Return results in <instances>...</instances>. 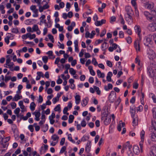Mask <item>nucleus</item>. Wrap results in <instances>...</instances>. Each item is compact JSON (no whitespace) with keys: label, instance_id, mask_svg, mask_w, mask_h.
Segmentation results:
<instances>
[{"label":"nucleus","instance_id":"nucleus-13","mask_svg":"<svg viewBox=\"0 0 156 156\" xmlns=\"http://www.w3.org/2000/svg\"><path fill=\"white\" fill-rule=\"evenodd\" d=\"M125 126V123L124 122H122V121H120L119 122V124L118 125L117 129L119 131H120L121 130V127H124Z\"/></svg>","mask_w":156,"mask_h":156},{"label":"nucleus","instance_id":"nucleus-23","mask_svg":"<svg viewBox=\"0 0 156 156\" xmlns=\"http://www.w3.org/2000/svg\"><path fill=\"white\" fill-rule=\"evenodd\" d=\"M22 98V96H20L19 94H16L13 99V101H17L19 100Z\"/></svg>","mask_w":156,"mask_h":156},{"label":"nucleus","instance_id":"nucleus-56","mask_svg":"<svg viewBox=\"0 0 156 156\" xmlns=\"http://www.w3.org/2000/svg\"><path fill=\"white\" fill-rule=\"evenodd\" d=\"M11 105L12 109H14L16 107V104L14 102H12L11 103Z\"/></svg>","mask_w":156,"mask_h":156},{"label":"nucleus","instance_id":"nucleus-33","mask_svg":"<svg viewBox=\"0 0 156 156\" xmlns=\"http://www.w3.org/2000/svg\"><path fill=\"white\" fill-rule=\"evenodd\" d=\"M30 33H27L26 34L23 35L22 36V38L23 39L25 40L28 38L30 37Z\"/></svg>","mask_w":156,"mask_h":156},{"label":"nucleus","instance_id":"nucleus-29","mask_svg":"<svg viewBox=\"0 0 156 156\" xmlns=\"http://www.w3.org/2000/svg\"><path fill=\"white\" fill-rule=\"evenodd\" d=\"M74 118V117L73 115H69L68 120L69 123H71L73 122Z\"/></svg>","mask_w":156,"mask_h":156},{"label":"nucleus","instance_id":"nucleus-61","mask_svg":"<svg viewBox=\"0 0 156 156\" xmlns=\"http://www.w3.org/2000/svg\"><path fill=\"white\" fill-rule=\"evenodd\" d=\"M127 153L129 156H133V153L132 152V150L130 151H127Z\"/></svg>","mask_w":156,"mask_h":156},{"label":"nucleus","instance_id":"nucleus-21","mask_svg":"<svg viewBox=\"0 0 156 156\" xmlns=\"http://www.w3.org/2000/svg\"><path fill=\"white\" fill-rule=\"evenodd\" d=\"M88 100L87 97H86L83 100L82 105L83 106H85L87 105L88 103Z\"/></svg>","mask_w":156,"mask_h":156},{"label":"nucleus","instance_id":"nucleus-35","mask_svg":"<svg viewBox=\"0 0 156 156\" xmlns=\"http://www.w3.org/2000/svg\"><path fill=\"white\" fill-rule=\"evenodd\" d=\"M32 28L33 32L37 31V30H38V29H39L38 26L36 24L34 25Z\"/></svg>","mask_w":156,"mask_h":156},{"label":"nucleus","instance_id":"nucleus-42","mask_svg":"<svg viewBox=\"0 0 156 156\" xmlns=\"http://www.w3.org/2000/svg\"><path fill=\"white\" fill-rule=\"evenodd\" d=\"M48 59V58L47 56H43L42 57V60L43 62L45 63L47 62Z\"/></svg>","mask_w":156,"mask_h":156},{"label":"nucleus","instance_id":"nucleus-14","mask_svg":"<svg viewBox=\"0 0 156 156\" xmlns=\"http://www.w3.org/2000/svg\"><path fill=\"white\" fill-rule=\"evenodd\" d=\"M4 136L2 135H0V144H1V147H3V148H5L7 147L8 144H2V140L3 139V136Z\"/></svg>","mask_w":156,"mask_h":156},{"label":"nucleus","instance_id":"nucleus-30","mask_svg":"<svg viewBox=\"0 0 156 156\" xmlns=\"http://www.w3.org/2000/svg\"><path fill=\"white\" fill-rule=\"evenodd\" d=\"M115 92L114 91H112L110 93L109 96H108V98L109 100L110 101H111V102H113V100L112 99V96L113 95H114Z\"/></svg>","mask_w":156,"mask_h":156},{"label":"nucleus","instance_id":"nucleus-26","mask_svg":"<svg viewBox=\"0 0 156 156\" xmlns=\"http://www.w3.org/2000/svg\"><path fill=\"white\" fill-rule=\"evenodd\" d=\"M146 42L144 43L145 44L148 46L152 41L151 38L150 37H147L145 39Z\"/></svg>","mask_w":156,"mask_h":156},{"label":"nucleus","instance_id":"nucleus-52","mask_svg":"<svg viewBox=\"0 0 156 156\" xmlns=\"http://www.w3.org/2000/svg\"><path fill=\"white\" fill-rule=\"evenodd\" d=\"M92 62L95 66L97 65L98 64L96 59L94 58L92 59Z\"/></svg>","mask_w":156,"mask_h":156},{"label":"nucleus","instance_id":"nucleus-3","mask_svg":"<svg viewBox=\"0 0 156 156\" xmlns=\"http://www.w3.org/2000/svg\"><path fill=\"white\" fill-rule=\"evenodd\" d=\"M136 108L134 105L131 106L130 108V112L131 113L132 117H133L134 116H136L135 114L136 113Z\"/></svg>","mask_w":156,"mask_h":156},{"label":"nucleus","instance_id":"nucleus-6","mask_svg":"<svg viewBox=\"0 0 156 156\" xmlns=\"http://www.w3.org/2000/svg\"><path fill=\"white\" fill-rule=\"evenodd\" d=\"M150 154L151 156H156V147L152 146L151 147Z\"/></svg>","mask_w":156,"mask_h":156},{"label":"nucleus","instance_id":"nucleus-5","mask_svg":"<svg viewBox=\"0 0 156 156\" xmlns=\"http://www.w3.org/2000/svg\"><path fill=\"white\" fill-rule=\"evenodd\" d=\"M134 29L136 33L137 34L140 40L141 37L140 34L141 30L140 26L138 25H136L134 27Z\"/></svg>","mask_w":156,"mask_h":156},{"label":"nucleus","instance_id":"nucleus-64","mask_svg":"<svg viewBox=\"0 0 156 156\" xmlns=\"http://www.w3.org/2000/svg\"><path fill=\"white\" fill-rule=\"evenodd\" d=\"M67 15L69 18H71L73 16V12L71 11L69 12Z\"/></svg>","mask_w":156,"mask_h":156},{"label":"nucleus","instance_id":"nucleus-25","mask_svg":"<svg viewBox=\"0 0 156 156\" xmlns=\"http://www.w3.org/2000/svg\"><path fill=\"white\" fill-rule=\"evenodd\" d=\"M108 47V44L107 43L105 42L102 45L101 48L103 51H105Z\"/></svg>","mask_w":156,"mask_h":156},{"label":"nucleus","instance_id":"nucleus-1","mask_svg":"<svg viewBox=\"0 0 156 156\" xmlns=\"http://www.w3.org/2000/svg\"><path fill=\"white\" fill-rule=\"evenodd\" d=\"M125 9L127 15L126 17V20L128 21L129 20H130L132 21V15L133 14L134 12L131 7L130 6H126V7Z\"/></svg>","mask_w":156,"mask_h":156},{"label":"nucleus","instance_id":"nucleus-36","mask_svg":"<svg viewBox=\"0 0 156 156\" xmlns=\"http://www.w3.org/2000/svg\"><path fill=\"white\" fill-rule=\"evenodd\" d=\"M70 73L72 75H74L76 74V71L73 68H70L69 71Z\"/></svg>","mask_w":156,"mask_h":156},{"label":"nucleus","instance_id":"nucleus-62","mask_svg":"<svg viewBox=\"0 0 156 156\" xmlns=\"http://www.w3.org/2000/svg\"><path fill=\"white\" fill-rule=\"evenodd\" d=\"M136 0H132L131 1V3L132 5L134 7H136Z\"/></svg>","mask_w":156,"mask_h":156},{"label":"nucleus","instance_id":"nucleus-19","mask_svg":"<svg viewBox=\"0 0 156 156\" xmlns=\"http://www.w3.org/2000/svg\"><path fill=\"white\" fill-rule=\"evenodd\" d=\"M97 72L98 76L99 77L103 78L105 77V74L103 73H102L99 70H98Z\"/></svg>","mask_w":156,"mask_h":156},{"label":"nucleus","instance_id":"nucleus-49","mask_svg":"<svg viewBox=\"0 0 156 156\" xmlns=\"http://www.w3.org/2000/svg\"><path fill=\"white\" fill-rule=\"evenodd\" d=\"M143 109V107L142 105H140L137 108V111L141 112Z\"/></svg>","mask_w":156,"mask_h":156},{"label":"nucleus","instance_id":"nucleus-24","mask_svg":"<svg viewBox=\"0 0 156 156\" xmlns=\"http://www.w3.org/2000/svg\"><path fill=\"white\" fill-rule=\"evenodd\" d=\"M78 41L77 40H76L74 41L75 50V51L78 52L79 51L78 48Z\"/></svg>","mask_w":156,"mask_h":156},{"label":"nucleus","instance_id":"nucleus-57","mask_svg":"<svg viewBox=\"0 0 156 156\" xmlns=\"http://www.w3.org/2000/svg\"><path fill=\"white\" fill-rule=\"evenodd\" d=\"M66 147L65 146H63L61 150H60V153H63L66 150Z\"/></svg>","mask_w":156,"mask_h":156},{"label":"nucleus","instance_id":"nucleus-16","mask_svg":"<svg viewBox=\"0 0 156 156\" xmlns=\"http://www.w3.org/2000/svg\"><path fill=\"white\" fill-rule=\"evenodd\" d=\"M91 148L90 142H88L86 144L85 151L87 153L89 152Z\"/></svg>","mask_w":156,"mask_h":156},{"label":"nucleus","instance_id":"nucleus-4","mask_svg":"<svg viewBox=\"0 0 156 156\" xmlns=\"http://www.w3.org/2000/svg\"><path fill=\"white\" fill-rule=\"evenodd\" d=\"M145 134V132L144 130H142L140 133V136L141 141L140 143V149H142L143 148V142H144V135Z\"/></svg>","mask_w":156,"mask_h":156},{"label":"nucleus","instance_id":"nucleus-34","mask_svg":"<svg viewBox=\"0 0 156 156\" xmlns=\"http://www.w3.org/2000/svg\"><path fill=\"white\" fill-rule=\"evenodd\" d=\"M94 90L97 92L98 94L100 95L101 94V91L100 90L98 87L94 86Z\"/></svg>","mask_w":156,"mask_h":156},{"label":"nucleus","instance_id":"nucleus-63","mask_svg":"<svg viewBox=\"0 0 156 156\" xmlns=\"http://www.w3.org/2000/svg\"><path fill=\"white\" fill-rule=\"evenodd\" d=\"M90 34L88 31H86L85 33V37L86 38L90 37Z\"/></svg>","mask_w":156,"mask_h":156},{"label":"nucleus","instance_id":"nucleus-53","mask_svg":"<svg viewBox=\"0 0 156 156\" xmlns=\"http://www.w3.org/2000/svg\"><path fill=\"white\" fill-rule=\"evenodd\" d=\"M65 139L63 137L62 138L60 142V145L61 146H62L64 144L65 142Z\"/></svg>","mask_w":156,"mask_h":156},{"label":"nucleus","instance_id":"nucleus-46","mask_svg":"<svg viewBox=\"0 0 156 156\" xmlns=\"http://www.w3.org/2000/svg\"><path fill=\"white\" fill-rule=\"evenodd\" d=\"M11 76H7L6 75L5 76V82L7 83L9 80H11Z\"/></svg>","mask_w":156,"mask_h":156},{"label":"nucleus","instance_id":"nucleus-60","mask_svg":"<svg viewBox=\"0 0 156 156\" xmlns=\"http://www.w3.org/2000/svg\"><path fill=\"white\" fill-rule=\"evenodd\" d=\"M106 31V30H104L101 33V34L100 35V37H101L103 36L105 34Z\"/></svg>","mask_w":156,"mask_h":156},{"label":"nucleus","instance_id":"nucleus-7","mask_svg":"<svg viewBox=\"0 0 156 156\" xmlns=\"http://www.w3.org/2000/svg\"><path fill=\"white\" fill-rule=\"evenodd\" d=\"M148 73L151 77H152L154 75V69L149 66L147 68Z\"/></svg>","mask_w":156,"mask_h":156},{"label":"nucleus","instance_id":"nucleus-12","mask_svg":"<svg viewBox=\"0 0 156 156\" xmlns=\"http://www.w3.org/2000/svg\"><path fill=\"white\" fill-rule=\"evenodd\" d=\"M49 6L48 5V4L44 5L43 6H39V10L40 12H42L44 9H48L49 8Z\"/></svg>","mask_w":156,"mask_h":156},{"label":"nucleus","instance_id":"nucleus-48","mask_svg":"<svg viewBox=\"0 0 156 156\" xmlns=\"http://www.w3.org/2000/svg\"><path fill=\"white\" fill-rule=\"evenodd\" d=\"M86 122L84 119L82 120L81 123V126L83 127H85L86 125Z\"/></svg>","mask_w":156,"mask_h":156},{"label":"nucleus","instance_id":"nucleus-51","mask_svg":"<svg viewBox=\"0 0 156 156\" xmlns=\"http://www.w3.org/2000/svg\"><path fill=\"white\" fill-rule=\"evenodd\" d=\"M152 125L153 126L154 129L156 130V122L154 121H152Z\"/></svg>","mask_w":156,"mask_h":156},{"label":"nucleus","instance_id":"nucleus-18","mask_svg":"<svg viewBox=\"0 0 156 156\" xmlns=\"http://www.w3.org/2000/svg\"><path fill=\"white\" fill-rule=\"evenodd\" d=\"M112 76V72H109L108 73L107 75L106 76L107 80L108 82L112 81V80L111 77Z\"/></svg>","mask_w":156,"mask_h":156},{"label":"nucleus","instance_id":"nucleus-10","mask_svg":"<svg viewBox=\"0 0 156 156\" xmlns=\"http://www.w3.org/2000/svg\"><path fill=\"white\" fill-rule=\"evenodd\" d=\"M145 8L148 9H151L154 6V4L153 3H147L144 4Z\"/></svg>","mask_w":156,"mask_h":156},{"label":"nucleus","instance_id":"nucleus-9","mask_svg":"<svg viewBox=\"0 0 156 156\" xmlns=\"http://www.w3.org/2000/svg\"><path fill=\"white\" fill-rule=\"evenodd\" d=\"M154 23H152L149 24L147 27V29L151 31H156L155 28L154 26Z\"/></svg>","mask_w":156,"mask_h":156},{"label":"nucleus","instance_id":"nucleus-41","mask_svg":"<svg viewBox=\"0 0 156 156\" xmlns=\"http://www.w3.org/2000/svg\"><path fill=\"white\" fill-rule=\"evenodd\" d=\"M20 111V108H17L14 111V112L15 114H16L18 116Z\"/></svg>","mask_w":156,"mask_h":156},{"label":"nucleus","instance_id":"nucleus-22","mask_svg":"<svg viewBox=\"0 0 156 156\" xmlns=\"http://www.w3.org/2000/svg\"><path fill=\"white\" fill-rule=\"evenodd\" d=\"M133 152L136 154H138L140 152L139 147L137 146H134L133 148Z\"/></svg>","mask_w":156,"mask_h":156},{"label":"nucleus","instance_id":"nucleus-37","mask_svg":"<svg viewBox=\"0 0 156 156\" xmlns=\"http://www.w3.org/2000/svg\"><path fill=\"white\" fill-rule=\"evenodd\" d=\"M68 140L73 143H75V141L72 139L71 134H69L68 135Z\"/></svg>","mask_w":156,"mask_h":156},{"label":"nucleus","instance_id":"nucleus-8","mask_svg":"<svg viewBox=\"0 0 156 156\" xmlns=\"http://www.w3.org/2000/svg\"><path fill=\"white\" fill-rule=\"evenodd\" d=\"M133 119L132 122V125L133 126H135L137 125L138 124V118L137 115L132 117Z\"/></svg>","mask_w":156,"mask_h":156},{"label":"nucleus","instance_id":"nucleus-17","mask_svg":"<svg viewBox=\"0 0 156 156\" xmlns=\"http://www.w3.org/2000/svg\"><path fill=\"white\" fill-rule=\"evenodd\" d=\"M111 121V117L106 115L105 119L104 121V124L105 125H108Z\"/></svg>","mask_w":156,"mask_h":156},{"label":"nucleus","instance_id":"nucleus-50","mask_svg":"<svg viewBox=\"0 0 156 156\" xmlns=\"http://www.w3.org/2000/svg\"><path fill=\"white\" fill-rule=\"evenodd\" d=\"M119 37L122 38L124 37V34L122 31H120L119 33Z\"/></svg>","mask_w":156,"mask_h":156},{"label":"nucleus","instance_id":"nucleus-2","mask_svg":"<svg viewBox=\"0 0 156 156\" xmlns=\"http://www.w3.org/2000/svg\"><path fill=\"white\" fill-rule=\"evenodd\" d=\"M144 15L147 19L150 21H154L155 19V17L153 16L147 11L144 12Z\"/></svg>","mask_w":156,"mask_h":156},{"label":"nucleus","instance_id":"nucleus-59","mask_svg":"<svg viewBox=\"0 0 156 156\" xmlns=\"http://www.w3.org/2000/svg\"><path fill=\"white\" fill-rule=\"evenodd\" d=\"M95 24L97 26H99L101 25V21H97L95 22Z\"/></svg>","mask_w":156,"mask_h":156},{"label":"nucleus","instance_id":"nucleus-43","mask_svg":"<svg viewBox=\"0 0 156 156\" xmlns=\"http://www.w3.org/2000/svg\"><path fill=\"white\" fill-rule=\"evenodd\" d=\"M60 105L59 104L54 108V110L55 111H59L60 110Z\"/></svg>","mask_w":156,"mask_h":156},{"label":"nucleus","instance_id":"nucleus-20","mask_svg":"<svg viewBox=\"0 0 156 156\" xmlns=\"http://www.w3.org/2000/svg\"><path fill=\"white\" fill-rule=\"evenodd\" d=\"M75 103L76 105H78L80 101V97L79 95H76L75 96Z\"/></svg>","mask_w":156,"mask_h":156},{"label":"nucleus","instance_id":"nucleus-39","mask_svg":"<svg viewBox=\"0 0 156 156\" xmlns=\"http://www.w3.org/2000/svg\"><path fill=\"white\" fill-rule=\"evenodd\" d=\"M74 7L75 9V10L76 12H77L79 10V9L78 8V5L77 2H75L74 4Z\"/></svg>","mask_w":156,"mask_h":156},{"label":"nucleus","instance_id":"nucleus-55","mask_svg":"<svg viewBox=\"0 0 156 156\" xmlns=\"http://www.w3.org/2000/svg\"><path fill=\"white\" fill-rule=\"evenodd\" d=\"M107 66L109 67H111L112 66V64L111 62L107 60Z\"/></svg>","mask_w":156,"mask_h":156},{"label":"nucleus","instance_id":"nucleus-40","mask_svg":"<svg viewBox=\"0 0 156 156\" xmlns=\"http://www.w3.org/2000/svg\"><path fill=\"white\" fill-rule=\"evenodd\" d=\"M51 139L54 141H55L58 139L59 137L56 135H54L51 136Z\"/></svg>","mask_w":156,"mask_h":156},{"label":"nucleus","instance_id":"nucleus-45","mask_svg":"<svg viewBox=\"0 0 156 156\" xmlns=\"http://www.w3.org/2000/svg\"><path fill=\"white\" fill-rule=\"evenodd\" d=\"M9 36H6L5 38V41L7 44H9Z\"/></svg>","mask_w":156,"mask_h":156},{"label":"nucleus","instance_id":"nucleus-11","mask_svg":"<svg viewBox=\"0 0 156 156\" xmlns=\"http://www.w3.org/2000/svg\"><path fill=\"white\" fill-rule=\"evenodd\" d=\"M35 116V119L37 121H39L40 120L39 117L41 115V113L39 112L35 111L33 113Z\"/></svg>","mask_w":156,"mask_h":156},{"label":"nucleus","instance_id":"nucleus-27","mask_svg":"<svg viewBox=\"0 0 156 156\" xmlns=\"http://www.w3.org/2000/svg\"><path fill=\"white\" fill-rule=\"evenodd\" d=\"M129 142V141H127L126 144H124L122 146V148L123 149H124L125 150H127L128 147L130 146Z\"/></svg>","mask_w":156,"mask_h":156},{"label":"nucleus","instance_id":"nucleus-58","mask_svg":"<svg viewBox=\"0 0 156 156\" xmlns=\"http://www.w3.org/2000/svg\"><path fill=\"white\" fill-rule=\"evenodd\" d=\"M89 82L90 83H92L94 82V79L92 77H90L89 79Z\"/></svg>","mask_w":156,"mask_h":156},{"label":"nucleus","instance_id":"nucleus-38","mask_svg":"<svg viewBox=\"0 0 156 156\" xmlns=\"http://www.w3.org/2000/svg\"><path fill=\"white\" fill-rule=\"evenodd\" d=\"M48 37L49 39L52 42L54 43V39L53 36L51 34H49L48 35Z\"/></svg>","mask_w":156,"mask_h":156},{"label":"nucleus","instance_id":"nucleus-15","mask_svg":"<svg viewBox=\"0 0 156 156\" xmlns=\"http://www.w3.org/2000/svg\"><path fill=\"white\" fill-rule=\"evenodd\" d=\"M134 46L136 51H140V46L139 41L136 40L135 41L134 44Z\"/></svg>","mask_w":156,"mask_h":156},{"label":"nucleus","instance_id":"nucleus-31","mask_svg":"<svg viewBox=\"0 0 156 156\" xmlns=\"http://www.w3.org/2000/svg\"><path fill=\"white\" fill-rule=\"evenodd\" d=\"M36 105L34 102H32L30 104V108L32 111L35 110Z\"/></svg>","mask_w":156,"mask_h":156},{"label":"nucleus","instance_id":"nucleus-44","mask_svg":"<svg viewBox=\"0 0 156 156\" xmlns=\"http://www.w3.org/2000/svg\"><path fill=\"white\" fill-rule=\"evenodd\" d=\"M127 42L128 44H130L132 42V39L130 37H128L126 38Z\"/></svg>","mask_w":156,"mask_h":156},{"label":"nucleus","instance_id":"nucleus-47","mask_svg":"<svg viewBox=\"0 0 156 156\" xmlns=\"http://www.w3.org/2000/svg\"><path fill=\"white\" fill-rule=\"evenodd\" d=\"M153 115L154 117H156V108H154L152 109Z\"/></svg>","mask_w":156,"mask_h":156},{"label":"nucleus","instance_id":"nucleus-32","mask_svg":"<svg viewBox=\"0 0 156 156\" xmlns=\"http://www.w3.org/2000/svg\"><path fill=\"white\" fill-rule=\"evenodd\" d=\"M10 137L9 136H8L6 137L5 138H3L2 142V144H5V143L8 142L10 140Z\"/></svg>","mask_w":156,"mask_h":156},{"label":"nucleus","instance_id":"nucleus-28","mask_svg":"<svg viewBox=\"0 0 156 156\" xmlns=\"http://www.w3.org/2000/svg\"><path fill=\"white\" fill-rule=\"evenodd\" d=\"M151 140L153 141H156V134L154 133L151 134Z\"/></svg>","mask_w":156,"mask_h":156},{"label":"nucleus","instance_id":"nucleus-54","mask_svg":"<svg viewBox=\"0 0 156 156\" xmlns=\"http://www.w3.org/2000/svg\"><path fill=\"white\" fill-rule=\"evenodd\" d=\"M116 20V17L115 16H113L111 18L110 22L111 23L115 22Z\"/></svg>","mask_w":156,"mask_h":156}]
</instances>
